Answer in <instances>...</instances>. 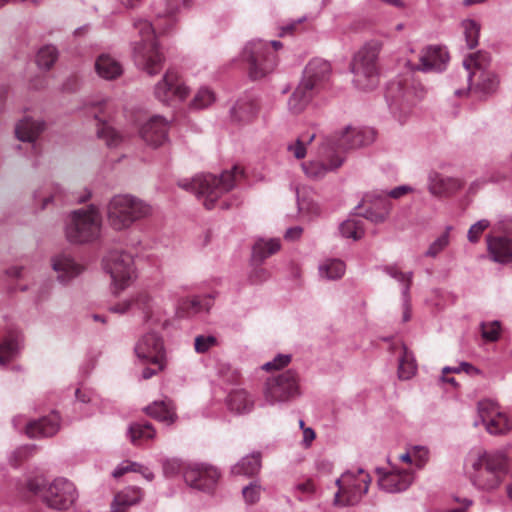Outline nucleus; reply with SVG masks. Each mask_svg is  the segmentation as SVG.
I'll return each mask as SVG.
<instances>
[{
    "label": "nucleus",
    "instance_id": "obj_60",
    "mask_svg": "<svg viewBox=\"0 0 512 512\" xmlns=\"http://www.w3.org/2000/svg\"><path fill=\"white\" fill-rule=\"evenodd\" d=\"M33 449H34V447H30V446L18 448L16 451L13 452L10 462L16 466L18 463V460H21V459L27 457V455L29 453H31Z\"/></svg>",
    "mask_w": 512,
    "mask_h": 512
},
{
    "label": "nucleus",
    "instance_id": "obj_27",
    "mask_svg": "<svg viewBox=\"0 0 512 512\" xmlns=\"http://www.w3.org/2000/svg\"><path fill=\"white\" fill-rule=\"evenodd\" d=\"M330 70V64L327 61L313 59L306 65L301 81L310 83L314 90L328 77Z\"/></svg>",
    "mask_w": 512,
    "mask_h": 512
},
{
    "label": "nucleus",
    "instance_id": "obj_16",
    "mask_svg": "<svg viewBox=\"0 0 512 512\" xmlns=\"http://www.w3.org/2000/svg\"><path fill=\"white\" fill-rule=\"evenodd\" d=\"M135 353L139 359L158 366V370L164 369V344L156 333L149 332L141 337L135 346Z\"/></svg>",
    "mask_w": 512,
    "mask_h": 512
},
{
    "label": "nucleus",
    "instance_id": "obj_11",
    "mask_svg": "<svg viewBox=\"0 0 512 512\" xmlns=\"http://www.w3.org/2000/svg\"><path fill=\"white\" fill-rule=\"evenodd\" d=\"M299 394L297 374L287 370L269 377L265 383L263 395L269 404L287 402Z\"/></svg>",
    "mask_w": 512,
    "mask_h": 512
},
{
    "label": "nucleus",
    "instance_id": "obj_43",
    "mask_svg": "<svg viewBox=\"0 0 512 512\" xmlns=\"http://www.w3.org/2000/svg\"><path fill=\"white\" fill-rule=\"evenodd\" d=\"M417 370V365L413 355L403 347V355L399 359L398 376L402 380L411 379Z\"/></svg>",
    "mask_w": 512,
    "mask_h": 512
},
{
    "label": "nucleus",
    "instance_id": "obj_64",
    "mask_svg": "<svg viewBox=\"0 0 512 512\" xmlns=\"http://www.w3.org/2000/svg\"><path fill=\"white\" fill-rule=\"evenodd\" d=\"M302 231L303 229L299 226H295V227H292V228H289L286 233H285V239L287 240H291V241H294V240H297L300 238L301 234H302Z\"/></svg>",
    "mask_w": 512,
    "mask_h": 512
},
{
    "label": "nucleus",
    "instance_id": "obj_34",
    "mask_svg": "<svg viewBox=\"0 0 512 512\" xmlns=\"http://www.w3.org/2000/svg\"><path fill=\"white\" fill-rule=\"evenodd\" d=\"M261 469V454L254 452L243 457L237 464L232 467L234 475L253 476Z\"/></svg>",
    "mask_w": 512,
    "mask_h": 512
},
{
    "label": "nucleus",
    "instance_id": "obj_46",
    "mask_svg": "<svg viewBox=\"0 0 512 512\" xmlns=\"http://www.w3.org/2000/svg\"><path fill=\"white\" fill-rule=\"evenodd\" d=\"M451 230L452 227L447 226L445 231L430 244L427 251L425 252L426 257H437V255L440 254L449 245Z\"/></svg>",
    "mask_w": 512,
    "mask_h": 512
},
{
    "label": "nucleus",
    "instance_id": "obj_63",
    "mask_svg": "<svg viewBox=\"0 0 512 512\" xmlns=\"http://www.w3.org/2000/svg\"><path fill=\"white\" fill-rule=\"evenodd\" d=\"M183 305L187 310L193 313H197L202 310L201 301L197 297L191 298L190 300L186 301V303H183Z\"/></svg>",
    "mask_w": 512,
    "mask_h": 512
},
{
    "label": "nucleus",
    "instance_id": "obj_50",
    "mask_svg": "<svg viewBox=\"0 0 512 512\" xmlns=\"http://www.w3.org/2000/svg\"><path fill=\"white\" fill-rule=\"evenodd\" d=\"M501 326L498 321L481 323V335L486 341H496L499 338Z\"/></svg>",
    "mask_w": 512,
    "mask_h": 512
},
{
    "label": "nucleus",
    "instance_id": "obj_39",
    "mask_svg": "<svg viewBox=\"0 0 512 512\" xmlns=\"http://www.w3.org/2000/svg\"><path fill=\"white\" fill-rule=\"evenodd\" d=\"M257 112L258 107L252 101H239L231 109L232 117L237 121H249Z\"/></svg>",
    "mask_w": 512,
    "mask_h": 512
},
{
    "label": "nucleus",
    "instance_id": "obj_8",
    "mask_svg": "<svg viewBox=\"0 0 512 512\" xmlns=\"http://www.w3.org/2000/svg\"><path fill=\"white\" fill-rule=\"evenodd\" d=\"M276 51L282 48L280 41H271L270 43L262 40L249 42L243 51V58L248 63L249 76L252 79H260L271 73L277 64V58L274 52L270 51V46Z\"/></svg>",
    "mask_w": 512,
    "mask_h": 512
},
{
    "label": "nucleus",
    "instance_id": "obj_38",
    "mask_svg": "<svg viewBox=\"0 0 512 512\" xmlns=\"http://www.w3.org/2000/svg\"><path fill=\"white\" fill-rule=\"evenodd\" d=\"M321 277L335 280L341 278L345 273V264L341 260H326L319 266Z\"/></svg>",
    "mask_w": 512,
    "mask_h": 512
},
{
    "label": "nucleus",
    "instance_id": "obj_35",
    "mask_svg": "<svg viewBox=\"0 0 512 512\" xmlns=\"http://www.w3.org/2000/svg\"><path fill=\"white\" fill-rule=\"evenodd\" d=\"M281 245L278 239H259L252 248V259L254 262L262 263L266 258L279 251Z\"/></svg>",
    "mask_w": 512,
    "mask_h": 512
},
{
    "label": "nucleus",
    "instance_id": "obj_51",
    "mask_svg": "<svg viewBox=\"0 0 512 512\" xmlns=\"http://www.w3.org/2000/svg\"><path fill=\"white\" fill-rule=\"evenodd\" d=\"M218 345V340L212 335H198L195 338L194 348L197 353H206L211 348Z\"/></svg>",
    "mask_w": 512,
    "mask_h": 512
},
{
    "label": "nucleus",
    "instance_id": "obj_3",
    "mask_svg": "<svg viewBox=\"0 0 512 512\" xmlns=\"http://www.w3.org/2000/svg\"><path fill=\"white\" fill-rule=\"evenodd\" d=\"M133 27L140 37V40L134 43V61L147 74L155 75L162 69L164 62V56L156 40L155 28L148 20L141 18L134 20Z\"/></svg>",
    "mask_w": 512,
    "mask_h": 512
},
{
    "label": "nucleus",
    "instance_id": "obj_7",
    "mask_svg": "<svg viewBox=\"0 0 512 512\" xmlns=\"http://www.w3.org/2000/svg\"><path fill=\"white\" fill-rule=\"evenodd\" d=\"M102 229V216L99 209L90 205L75 210L70 215L65 234L69 242L85 244L100 237Z\"/></svg>",
    "mask_w": 512,
    "mask_h": 512
},
{
    "label": "nucleus",
    "instance_id": "obj_44",
    "mask_svg": "<svg viewBox=\"0 0 512 512\" xmlns=\"http://www.w3.org/2000/svg\"><path fill=\"white\" fill-rule=\"evenodd\" d=\"M499 85L498 77L491 71H482L476 84V89L484 94H490L497 90Z\"/></svg>",
    "mask_w": 512,
    "mask_h": 512
},
{
    "label": "nucleus",
    "instance_id": "obj_4",
    "mask_svg": "<svg viewBox=\"0 0 512 512\" xmlns=\"http://www.w3.org/2000/svg\"><path fill=\"white\" fill-rule=\"evenodd\" d=\"M381 50L382 43L372 40L365 43L353 56L351 72L353 82L359 89H372L378 84V57Z\"/></svg>",
    "mask_w": 512,
    "mask_h": 512
},
{
    "label": "nucleus",
    "instance_id": "obj_40",
    "mask_svg": "<svg viewBox=\"0 0 512 512\" xmlns=\"http://www.w3.org/2000/svg\"><path fill=\"white\" fill-rule=\"evenodd\" d=\"M340 233L347 239L357 241L364 236L363 222L359 219H347L339 226Z\"/></svg>",
    "mask_w": 512,
    "mask_h": 512
},
{
    "label": "nucleus",
    "instance_id": "obj_55",
    "mask_svg": "<svg viewBox=\"0 0 512 512\" xmlns=\"http://www.w3.org/2000/svg\"><path fill=\"white\" fill-rule=\"evenodd\" d=\"M291 361V355L279 354L272 361L267 362L263 365L264 370L280 369L288 365Z\"/></svg>",
    "mask_w": 512,
    "mask_h": 512
},
{
    "label": "nucleus",
    "instance_id": "obj_62",
    "mask_svg": "<svg viewBox=\"0 0 512 512\" xmlns=\"http://www.w3.org/2000/svg\"><path fill=\"white\" fill-rule=\"evenodd\" d=\"M268 277H269L268 272L263 268H259V269L254 270V272L250 276V280L253 283H260V282H263L266 279H268Z\"/></svg>",
    "mask_w": 512,
    "mask_h": 512
},
{
    "label": "nucleus",
    "instance_id": "obj_21",
    "mask_svg": "<svg viewBox=\"0 0 512 512\" xmlns=\"http://www.w3.org/2000/svg\"><path fill=\"white\" fill-rule=\"evenodd\" d=\"M228 410L236 415L250 413L255 407V396L244 388L232 389L226 397Z\"/></svg>",
    "mask_w": 512,
    "mask_h": 512
},
{
    "label": "nucleus",
    "instance_id": "obj_54",
    "mask_svg": "<svg viewBox=\"0 0 512 512\" xmlns=\"http://www.w3.org/2000/svg\"><path fill=\"white\" fill-rule=\"evenodd\" d=\"M489 224V221L486 219L479 220L478 222L473 224L468 230V240L472 243H476L479 240L480 235L483 233V231L489 227Z\"/></svg>",
    "mask_w": 512,
    "mask_h": 512
},
{
    "label": "nucleus",
    "instance_id": "obj_41",
    "mask_svg": "<svg viewBox=\"0 0 512 512\" xmlns=\"http://www.w3.org/2000/svg\"><path fill=\"white\" fill-rule=\"evenodd\" d=\"M385 272L392 278L396 279L397 281H399L400 283H403L404 284V288H403V291H402V297H403V302L408 305L409 301H410V286H411V283H412V277H413V273L412 272H408V273H403L402 271H400L396 266H388L385 268Z\"/></svg>",
    "mask_w": 512,
    "mask_h": 512
},
{
    "label": "nucleus",
    "instance_id": "obj_56",
    "mask_svg": "<svg viewBox=\"0 0 512 512\" xmlns=\"http://www.w3.org/2000/svg\"><path fill=\"white\" fill-rule=\"evenodd\" d=\"M184 469L182 462L178 459H168L163 464V471L167 476H174L181 471L184 472Z\"/></svg>",
    "mask_w": 512,
    "mask_h": 512
},
{
    "label": "nucleus",
    "instance_id": "obj_15",
    "mask_svg": "<svg viewBox=\"0 0 512 512\" xmlns=\"http://www.w3.org/2000/svg\"><path fill=\"white\" fill-rule=\"evenodd\" d=\"M343 161L340 154H336L325 142L319 151V159L302 164V168L307 177L317 180L338 169Z\"/></svg>",
    "mask_w": 512,
    "mask_h": 512
},
{
    "label": "nucleus",
    "instance_id": "obj_61",
    "mask_svg": "<svg viewBox=\"0 0 512 512\" xmlns=\"http://www.w3.org/2000/svg\"><path fill=\"white\" fill-rule=\"evenodd\" d=\"M295 490L303 496H308L314 493L315 487L311 480H306L302 483H298L295 486Z\"/></svg>",
    "mask_w": 512,
    "mask_h": 512
},
{
    "label": "nucleus",
    "instance_id": "obj_42",
    "mask_svg": "<svg viewBox=\"0 0 512 512\" xmlns=\"http://www.w3.org/2000/svg\"><path fill=\"white\" fill-rule=\"evenodd\" d=\"M461 28L468 49H474L478 45L480 24L473 19H465L461 22Z\"/></svg>",
    "mask_w": 512,
    "mask_h": 512
},
{
    "label": "nucleus",
    "instance_id": "obj_2",
    "mask_svg": "<svg viewBox=\"0 0 512 512\" xmlns=\"http://www.w3.org/2000/svg\"><path fill=\"white\" fill-rule=\"evenodd\" d=\"M106 218L115 231H125L152 214L151 206L131 194H117L106 205Z\"/></svg>",
    "mask_w": 512,
    "mask_h": 512
},
{
    "label": "nucleus",
    "instance_id": "obj_53",
    "mask_svg": "<svg viewBox=\"0 0 512 512\" xmlns=\"http://www.w3.org/2000/svg\"><path fill=\"white\" fill-rule=\"evenodd\" d=\"M381 204V211H374L372 209H369L365 212L364 217L376 224L384 222L389 215L390 205L387 201H383L381 202Z\"/></svg>",
    "mask_w": 512,
    "mask_h": 512
},
{
    "label": "nucleus",
    "instance_id": "obj_25",
    "mask_svg": "<svg viewBox=\"0 0 512 512\" xmlns=\"http://www.w3.org/2000/svg\"><path fill=\"white\" fill-rule=\"evenodd\" d=\"M52 268L57 273L60 281H68L79 275L83 267L78 264L69 254H59L51 260Z\"/></svg>",
    "mask_w": 512,
    "mask_h": 512
},
{
    "label": "nucleus",
    "instance_id": "obj_57",
    "mask_svg": "<svg viewBox=\"0 0 512 512\" xmlns=\"http://www.w3.org/2000/svg\"><path fill=\"white\" fill-rule=\"evenodd\" d=\"M298 207L301 212H306L314 216L319 215L321 212V209L317 203L306 199L298 200Z\"/></svg>",
    "mask_w": 512,
    "mask_h": 512
},
{
    "label": "nucleus",
    "instance_id": "obj_9",
    "mask_svg": "<svg viewBox=\"0 0 512 512\" xmlns=\"http://www.w3.org/2000/svg\"><path fill=\"white\" fill-rule=\"evenodd\" d=\"M371 477L363 469L348 470L336 480L338 491L334 503L341 506L357 504L368 491Z\"/></svg>",
    "mask_w": 512,
    "mask_h": 512
},
{
    "label": "nucleus",
    "instance_id": "obj_28",
    "mask_svg": "<svg viewBox=\"0 0 512 512\" xmlns=\"http://www.w3.org/2000/svg\"><path fill=\"white\" fill-rule=\"evenodd\" d=\"M488 252L492 260L498 263H512V240L507 237L488 239Z\"/></svg>",
    "mask_w": 512,
    "mask_h": 512
},
{
    "label": "nucleus",
    "instance_id": "obj_33",
    "mask_svg": "<svg viewBox=\"0 0 512 512\" xmlns=\"http://www.w3.org/2000/svg\"><path fill=\"white\" fill-rule=\"evenodd\" d=\"M44 129V124L31 119L20 121L16 128V137L23 142H34Z\"/></svg>",
    "mask_w": 512,
    "mask_h": 512
},
{
    "label": "nucleus",
    "instance_id": "obj_32",
    "mask_svg": "<svg viewBox=\"0 0 512 512\" xmlns=\"http://www.w3.org/2000/svg\"><path fill=\"white\" fill-rule=\"evenodd\" d=\"M313 89L308 82H300L288 100L289 110L299 113L305 109L313 96Z\"/></svg>",
    "mask_w": 512,
    "mask_h": 512
},
{
    "label": "nucleus",
    "instance_id": "obj_23",
    "mask_svg": "<svg viewBox=\"0 0 512 512\" xmlns=\"http://www.w3.org/2000/svg\"><path fill=\"white\" fill-rule=\"evenodd\" d=\"M448 59V53L445 49L439 46H429L422 50L420 64L416 69L424 72L442 70Z\"/></svg>",
    "mask_w": 512,
    "mask_h": 512
},
{
    "label": "nucleus",
    "instance_id": "obj_26",
    "mask_svg": "<svg viewBox=\"0 0 512 512\" xmlns=\"http://www.w3.org/2000/svg\"><path fill=\"white\" fill-rule=\"evenodd\" d=\"M22 334L17 330H9L0 343V366H6L19 353L22 344Z\"/></svg>",
    "mask_w": 512,
    "mask_h": 512
},
{
    "label": "nucleus",
    "instance_id": "obj_1",
    "mask_svg": "<svg viewBox=\"0 0 512 512\" xmlns=\"http://www.w3.org/2000/svg\"><path fill=\"white\" fill-rule=\"evenodd\" d=\"M21 491L40 498L48 507L56 510L68 509L77 498L74 484L65 478H56L48 483L42 476L30 477Z\"/></svg>",
    "mask_w": 512,
    "mask_h": 512
},
{
    "label": "nucleus",
    "instance_id": "obj_58",
    "mask_svg": "<svg viewBox=\"0 0 512 512\" xmlns=\"http://www.w3.org/2000/svg\"><path fill=\"white\" fill-rule=\"evenodd\" d=\"M428 459V451L424 447H415L413 449V462L418 467L421 468Z\"/></svg>",
    "mask_w": 512,
    "mask_h": 512
},
{
    "label": "nucleus",
    "instance_id": "obj_37",
    "mask_svg": "<svg viewBox=\"0 0 512 512\" xmlns=\"http://www.w3.org/2000/svg\"><path fill=\"white\" fill-rule=\"evenodd\" d=\"M490 62V56L486 52H478L474 55H470L463 62L465 69L468 73V80L471 81L472 75L476 74V71L482 72L487 71L486 67Z\"/></svg>",
    "mask_w": 512,
    "mask_h": 512
},
{
    "label": "nucleus",
    "instance_id": "obj_13",
    "mask_svg": "<svg viewBox=\"0 0 512 512\" xmlns=\"http://www.w3.org/2000/svg\"><path fill=\"white\" fill-rule=\"evenodd\" d=\"M188 94V87L181 80L178 72L173 69L167 70L154 87L156 99L167 105L185 100Z\"/></svg>",
    "mask_w": 512,
    "mask_h": 512
},
{
    "label": "nucleus",
    "instance_id": "obj_18",
    "mask_svg": "<svg viewBox=\"0 0 512 512\" xmlns=\"http://www.w3.org/2000/svg\"><path fill=\"white\" fill-rule=\"evenodd\" d=\"M219 476L217 469L210 466L190 464L184 469L185 482L202 491H209L216 484Z\"/></svg>",
    "mask_w": 512,
    "mask_h": 512
},
{
    "label": "nucleus",
    "instance_id": "obj_24",
    "mask_svg": "<svg viewBox=\"0 0 512 512\" xmlns=\"http://www.w3.org/2000/svg\"><path fill=\"white\" fill-rule=\"evenodd\" d=\"M412 481L413 477L407 471H389L379 478L378 484L382 490L396 493L406 490Z\"/></svg>",
    "mask_w": 512,
    "mask_h": 512
},
{
    "label": "nucleus",
    "instance_id": "obj_12",
    "mask_svg": "<svg viewBox=\"0 0 512 512\" xmlns=\"http://www.w3.org/2000/svg\"><path fill=\"white\" fill-rule=\"evenodd\" d=\"M157 301L147 292H140L131 299L119 302L109 308L113 313L124 314L132 307H135L142 313L143 320L146 323L161 324L164 321V313L157 306Z\"/></svg>",
    "mask_w": 512,
    "mask_h": 512
},
{
    "label": "nucleus",
    "instance_id": "obj_45",
    "mask_svg": "<svg viewBox=\"0 0 512 512\" xmlns=\"http://www.w3.org/2000/svg\"><path fill=\"white\" fill-rule=\"evenodd\" d=\"M97 135L108 147H117L122 142V136L110 125L102 122L97 128Z\"/></svg>",
    "mask_w": 512,
    "mask_h": 512
},
{
    "label": "nucleus",
    "instance_id": "obj_59",
    "mask_svg": "<svg viewBox=\"0 0 512 512\" xmlns=\"http://www.w3.org/2000/svg\"><path fill=\"white\" fill-rule=\"evenodd\" d=\"M182 1H183L184 5L187 4V0H182ZM165 2H166V9L163 12L159 11L158 12L159 16H170V15L174 14L178 10L181 0H165Z\"/></svg>",
    "mask_w": 512,
    "mask_h": 512
},
{
    "label": "nucleus",
    "instance_id": "obj_20",
    "mask_svg": "<svg viewBox=\"0 0 512 512\" xmlns=\"http://www.w3.org/2000/svg\"><path fill=\"white\" fill-rule=\"evenodd\" d=\"M60 428V417L56 413L33 420L25 425V433L29 438L51 437Z\"/></svg>",
    "mask_w": 512,
    "mask_h": 512
},
{
    "label": "nucleus",
    "instance_id": "obj_17",
    "mask_svg": "<svg viewBox=\"0 0 512 512\" xmlns=\"http://www.w3.org/2000/svg\"><path fill=\"white\" fill-rule=\"evenodd\" d=\"M478 413L482 423L490 434H503L512 428L508 417L498 410L497 405L492 401H481L478 403Z\"/></svg>",
    "mask_w": 512,
    "mask_h": 512
},
{
    "label": "nucleus",
    "instance_id": "obj_31",
    "mask_svg": "<svg viewBox=\"0 0 512 512\" xmlns=\"http://www.w3.org/2000/svg\"><path fill=\"white\" fill-rule=\"evenodd\" d=\"M141 499L142 492L139 488L128 487L115 495L111 510L112 512H126L130 506L139 503Z\"/></svg>",
    "mask_w": 512,
    "mask_h": 512
},
{
    "label": "nucleus",
    "instance_id": "obj_48",
    "mask_svg": "<svg viewBox=\"0 0 512 512\" xmlns=\"http://www.w3.org/2000/svg\"><path fill=\"white\" fill-rule=\"evenodd\" d=\"M58 51L56 47L47 45L41 48L37 54V64L39 67L49 69L57 60Z\"/></svg>",
    "mask_w": 512,
    "mask_h": 512
},
{
    "label": "nucleus",
    "instance_id": "obj_6",
    "mask_svg": "<svg viewBox=\"0 0 512 512\" xmlns=\"http://www.w3.org/2000/svg\"><path fill=\"white\" fill-rule=\"evenodd\" d=\"M505 469L504 454L483 452L472 464L470 479L477 489L490 492L504 481Z\"/></svg>",
    "mask_w": 512,
    "mask_h": 512
},
{
    "label": "nucleus",
    "instance_id": "obj_30",
    "mask_svg": "<svg viewBox=\"0 0 512 512\" xmlns=\"http://www.w3.org/2000/svg\"><path fill=\"white\" fill-rule=\"evenodd\" d=\"M97 74L106 80H113L123 73L122 65L107 54L100 55L95 61Z\"/></svg>",
    "mask_w": 512,
    "mask_h": 512
},
{
    "label": "nucleus",
    "instance_id": "obj_49",
    "mask_svg": "<svg viewBox=\"0 0 512 512\" xmlns=\"http://www.w3.org/2000/svg\"><path fill=\"white\" fill-rule=\"evenodd\" d=\"M314 134L301 135L294 144L288 146L289 152H291L297 159H302L306 155L305 144H309L313 141Z\"/></svg>",
    "mask_w": 512,
    "mask_h": 512
},
{
    "label": "nucleus",
    "instance_id": "obj_19",
    "mask_svg": "<svg viewBox=\"0 0 512 512\" xmlns=\"http://www.w3.org/2000/svg\"><path fill=\"white\" fill-rule=\"evenodd\" d=\"M168 131L169 122L164 117L155 115L142 124L140 136L147 145L157 148L168 141Z\"/></svg>",
    "mask_w": 512,
    "mask_h": 512
},
{
    "label": "nucleus",
    "instance_id": "obj_47",
    "mask_svg": "<svg viewBox=\"0 0 512 512\" xmlns=\"http://www.w3.org/2000/svg\"><path fill=\"white\" fill-rule=\"evenodd\" d=\"M215 101V94L207 87L200 88L194 95L190 107L192 109H204Z\"/></svg>",
    "mask_w": 512,
    "mask_h": 512
},
{
    "label": "nucleus",
    "instance_id": "obj_14",
    "mask_svg": "<svg viewBox=\"0 0 512 512\" xmlns=\"http://www.w3.org/2000/svg\"><path fill=\"white\" fill-rule=\"evenodd\" d=\"M373 141L374 132L371 129H358L351 126L346 127L340 134H336L326 140L336 154H339L341 151L362 147Z\"/></svg>",
    "mask_w": 512,
    "mask_h": 512
},
{
    "label": "nucleus",
    "instance_id": "obj_10",
    "mask_svg": "<svg viewBox=\"0 0 512 512\" xmlns=\"http://www.w3.org/2000/svg\"><path fill=\"white\" fill-rule=\"evenodd\" d=\"M104 268L109 273L113 292L119 293L136 279L134 258L124 251H112L104 260Z\"/></svg>",
    "mask_w": 512,
    "mask_h": 512
},
{
    "label": "nucleus",
    "instance_id": "obj_22",
    "mask_svg": "<svg viewBox=\"0 0 512 512\" xmlns=\"http://www.w3.org/2000/svg\"><path fill=\"white\" fill-rule=\"evenodd\" d=\"M144 412L149 417L168 426L174 424L178 419L176 407L173 401L168 398L152 402L144 408Z\"/></svg>",
    "mask_w": 512,
    "mask_h": 512
},
{
    "label": "nucleus",
    "instance_id": "obj_29",
    "mask_svg": "<svg viewBox=\"0 0 512 512\" xmlns=\"http://www.w3.org/2000/svg\"><path fill=\"white\" fill-rule=\"evenodd\" d=\"M460 187L461 182L455 178L445 177L438 173H433L429 177V190L437 196L453 193Z\"/></svg>",
    "mask_w": 512,
    "mask_h": 512
},
{
    "label": "nucleus",
    "instance_id": "obj_52",
    "mask_svg": "<svg viewBox=\"0 0 512 512\" xmlns=\"http://www.w3.org/2000/svg\"><path fill=\"white\" fill-rule=\"evenodd\" d=\"M262 487L258 482H251L242 489V495L247 504H255L259 501Z\"/></svg>",
    "mask_w": 512,
    "mask_h": 512
},
{
    "label": "nucleus",
    "instance_id": "obj_36",
    "mask_svg": "<svg viewBox=\"0 0 512 512\" xmlns=\"http://www.w3.org/2000/svg\"><path fill=\"white\" fill-rule=\"evenodd\" d=\"M128 434L133 445H140L144 441L152 440L156 436V430L150 423H132Z\"/></svg>",
    "mask_w": 512,
    "mask_h": 512
},
{
    "label": "nucleus",
    "instance_id": "obj_5",
    "mask_svg": "<svg viewBox=\"0 0 512 512\" xmlns=\"http://www.w3.org/2000/svg\"><path fill=\"white\" fill-rule=\"evenodd\" d=\"M240 173L239 167L234 166L231 170L224 171L220 177L211 174L200 175L182 186L186 190L195 191L197 196L203 200L204 206L207 209H212L223 194L233 189Z\"/></svg>",
    "mask_w": 512,
    "mask_h": 512
}]
</instances>
